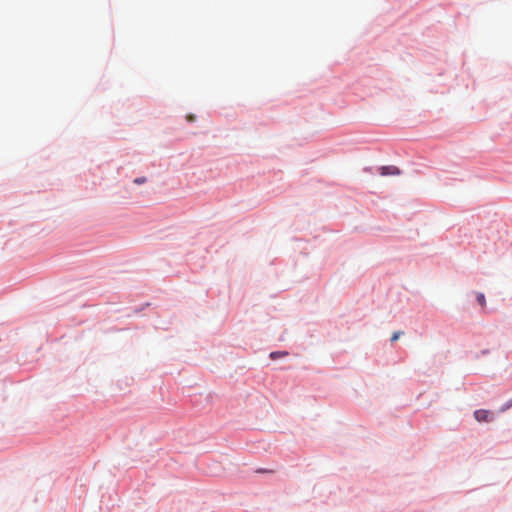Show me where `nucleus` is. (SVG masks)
<instances>
[{
  "label": "nucleus",
  "instance_id": "obj_5",
  "mask_svg": "<svg viewBox=\"0 0 512 512\" xmlns=\"http://www.w3.org/2000/svg\"><path fill=\"white\" fill-rule=\"evenodd\" d=\"M512 407V399L509 400L506 404H504L501 408H500V412H505L506 410H508L509 408Z\"/></svg>",
  "mask_w": 512,
  "mask_h": 512
},
{
  "label": "nucleus",
  "instance_id": "obj_1",
  "mask_svg": "<svg viewBox=\"0 0 512 512\" xmlns=\"http://www.w3.org/2000/svg\"><path fill=\"white\" fill-rule=\"evenodd\" d=\"M474 417L478 422H491L493 413L486 409H478L474 412Z\"/></svg>",
  "mask_w": 512,
  "mask_h": 512
},
{
  "label": "nucleus",
  "instance_id": "obj_3",
  "mask_svg": "<svg viewBox=\"0 0 512 512\" xmlns=\"http://www.w3.org/2000/svg\"><path fill=\"white\" fill-rule=\"evenodd\" d=\"M476 298H477L478 303H479L482 307H485V305H486V301H485V296H484V294H482V293H477Z\"/></svg>",
  "mask_w": 512,
  "mask_h": 512
},
{
  "label": "nucleus",
  "instance_id": "obj_6",
  "mask_svg": "<svg viewBox=\"0 0 512 512\" xmlns=\"http://www.w3.org/2000/svg\"><path fill=\"white\" fill-rule=\"evenodd\" d=\"M147 181L146 177H138L134 179V183L137 185L144 184Z\"/></svg>",
  "mask_w": 512,
  "mask_h": 512
},
{
  "label": "nucleus",
  "instance_id": "obj_2",
  "mask_svg": "<svg viewBox=\"0 0 512 512\" xmlns=\"http://www.w3.org/2000/svg\"><path fill=\"white\" fill-rule=\"evenodd\" d=\"M400 170L396 166H383L381 168V175L388 176V175H399Z\"/></svg>",
  "mask_w": 512,
  "mask_h": 512
},
{
  "label": "nucleus",
  "instance_id": "obj_7",
  "mask_svg": "<svg viewBox=\"0 0 512 512\" xmlns=\"http://www.w3.org/2000/svg\"><path fill=\"white\" fill-rule=\"evenodd\" d=\"M401 334H402V332H401V331L394 332V333L392 334L391 341H392V342H394V341L398 340V339H399V337L401 336Z\"/></svg>",
  "mask_w": 512,
  "mask_h": 512
},
{
  "label": "nucleus",
  "instance_id": "obj_8",
  "mask_svg": "<svg viewBox=\"0 0 512 512\" xmlns=\"http://www.w3.org/2000/svg\"><path fill=\"white\" fill-rule=\"evenodd\" d=\"M195 118H196V117H195V115H193V114H188V115L186 116V119H187V121H189V122H193V121H195Z\"/></svg>",
  "mask_w": 512,
  "mask_h": 512
},
{
  "label": "nucleus",
  "instance_id": "obj_4",
  "mask_svg": "<svg viewBox=\"0 0 512 512\" xmlns=\"http://www.w3.org/2000/svg\"><path fill=\"white\" fill-rule=\"evenodd\" d=\"M286 355H288L287 352H272L270 354V358L271 359H277L278 357H282V356H286Z\"/></svg>",
  "mask_w": 512,
  "mask_h": 512
}]
</instances>
